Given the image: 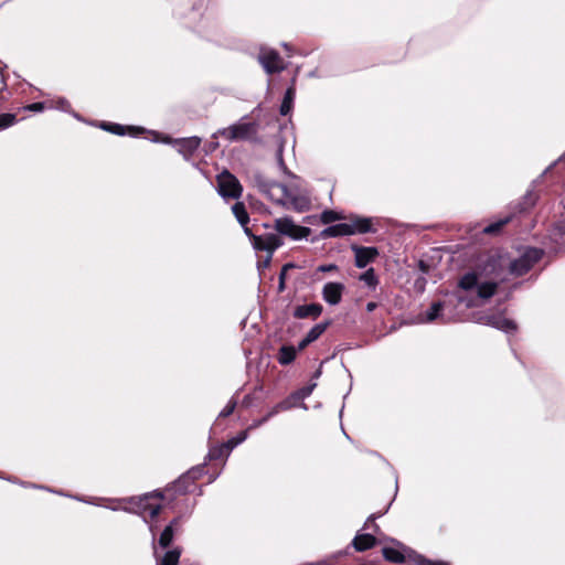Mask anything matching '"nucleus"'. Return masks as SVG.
I'll return each instance as SVG.
<instances>
[{
	"label": "nucleus",
	"instance_id": "473e14b6",
	"mask_svg": "<svg viewBox=\"0 0 565 565\" xmlns=\"http://www.w3.org/2000/svg\"><path fill=\"white\" fill-rule=\"evenodd\" d=\"M236 407V402L235 401H230L226 406L221 411L220 413V417H227L230 416L234 409Z\"/></svg>",
	"mask_w": 565,
	"mask_h": 565
},
{
	"label": "nucleus",
	"instance_id": "7c9ffc66",
	"mask_svg": "<svg viewBox=\"0 0 565 565\" xmlns=\"http://www.w3.org/2000/svg\"><path fill=\"white\" fill-rule=\"evenodd\" d=\"M103 128L116 135H125V127L117 124H104Z\"/></svg>",
	"mask_w": 565,
	"mask_h": 565
},
{
	"label": "nucleus",
	"instance_id": "423d86ee",
	"mask_svg": "<svg viewBox=\"0 0 565 565\" xmlns=\"http://www.w3.org/2000/svg\"><path fill=\"white\" fill-rule=\"evenodd\" d=\"M245 234L249 237L256 250H265L268 253V259H270L273 253L282 245V241L277 234L255 235L249 227H245Z\"/></svg>",
	"mask_w": 565,
	"mask_h": 565
},
{
	"label": "nucleus",
	"instance_id": "b1692460",
	"mask_svg": "<svg viewBox=\"0 0 565 565\" xmlns=\"http://www.w3.org/2000/svg\"><path fill=\"white\" fill-rule=\"evenodd\" d=\"M443 307V302H434L431 307L427 310L425 319L423 321L433 322L434 320H436L439 317Z\"/></svg>",
	"mask_w": 565,
	"mask_h": 565
},
{
	"label": "nucleus",
	"instance_id": "f3484780",
	"mask_svg": "<svg viewBox=\"0 0 565 565\" xmlns=\"http://www.w3.org/2000/svg\"><path fill=\"white\" fill-rule=\"evenodd\" d=\"M297 402H298L297 399L292 398V394H291L289 397H287L286 399L281 401L280 403L275 405L268 412V414L262 418L260 423H266L269 418H271L273 416L277 415L280 412L291 409L292 407L296 406Z\"/></svg>",
	"mask_w": 565,
	"mask_h": 565
},
{
	"label": "nucleus",
	"instance_id": "cd10ccee",
	"mask_svg": "<svg viewBox=\"0 0 565 565\" xmlns=\"http://www.w3.org/2000/svg\"><path fill=\"white\" fill-rule=\"evenodd\" d=\"M315 386L316 384H312L300 388L299 391L292 394V398L297 399L298 402L303 401L305 398L311 395Z\"/></svg>",
	"mask_w": 565,
	"mask_h": 565
},
{
	"label": "nucleus",
	"instance_id": "1a4fd4ad",
	"mask_svg": "<svg viewBox=\"0 0 565 565\" xmlns=\"http://www.w3.org/2000/svg\"><path fill=\"white\" fill-rule=\"evenodd\" d=\"M256 132L255 124L239 121L227 128L218 130L220 136H223L230 141L245 140L250 138Z\"/></svg>",
	"mask_w": 565,
	"mask_h": 565
},
{
	"label": "nucleus",
	"instance_id": "9b49d317",
	"mask_svg": "<svg viewBox=\"0 0 565 565\" xmlns=\"http://www.w3.org/2000/svg\"><path fill=\"white\" fill-rule=\"evenodd\" d=\"M345 286L342 282H327L322 288V298L330 306L341 302Z\"/></svg>",
	"mask_w": 565,
	"mask_h": 565
},
{
	"label": "nucleus",
	"instance_id": "f8f14e48",
	"mask_svg": "<svg viewBox=\"0 0 565 565\" xmlns=\"http://www.w3.org/2000/svg\"><path fill=\"white\" fill-rule=\"evenodd\" d=\"M483 323L491 326L498 330L504 331L507 333H512L516 331V324L514 321L503 317V316H484L481 318Z\"/></svg>",
	"mask_w": 565,
	"mask_h": 565
},
{
	"label": "nucleus",
	"instance_id": "e433bc0d",
	"mask_svg": "<svg viewBox=\"0 0 565 565\" xmlns=\"http://www.w3.org/2000/svg\"><path fill=\"white\" fill-rule=\"evenodd\" d=\"M189 477H190V472L188 473V476L180 478L179 481L177 482V487L180 488L181 483L184 482Z\"/></svg>",
	"mask_w": 565,
	"mask_h": 565
},
{
	"label": "nucleus",
	"instance_id": "393cba45",
	"mask_svg": "<svg viewBox=\"0 0 565 565\" xmlns=\"http://www.w3.org/2000/svg\"><path fill=\"white\" fill-rule=\"evenodd\" d=\"M247 436L248 430L241 431L238 435L227 440V443L224 444V447H227V451H232L236 446L245 441Z\"/></svg>",
	"mask_w": 565,
	"mask_h": 565
},
{
	"label": "nucleus",
	"instance_id": "39448f33",
	"mask_svg": "<svg viewBox=\"0 0 565 565\" xmlns=\"http://www.w3.org/2000/svg\"><path fill=\"white\" fill-rule=\"evenodd\" d=\"M217 191L224 199H238L242 195L243 188L237 178L228 171H223L217 175Z\"/></svg>",
	"mask_w": 565,
	"mask_h": 565
},
{
	"label": "nucleus",
	"instance_id": "4c0bfd02",
	"mask_svg": "<svg viewBox=\"0 0 565 565\" xmlns=\"http://www.w3.org/2000/svg\"><path fill=\"white\" fill-rule=\"evenodd\" d=\"M260 422H262V419H259V420L255 422L254 424H252V425L248 427V429H247V430L253 429V428H256V427H258V426L263 425L264 423H260Z\"/></svg>",
	"mask_w": 565,
	"mask_h": 565
},
{
	"label": "nucleus",
	"instance_id": "58836bf2",
	"mask_svg": "<svg viewBox=\"0 0 565 565\" xmlns=\"http://www.w3.org/2000/svg\"><path fill=\"white\" fill-rule=\"evenodd\" d=\"M260 422H262V419H259V420L255 422L254 424H252V425L248 427V429H247V430L253 429V428H256V427H258V426L263 425L264 423H260Z\"/></svg>",
	"mask_w": 565,
	"mask_h": 565
},
{
	"label": "nucleus",
	"instance_id": "c85d7f7f",
	"mask_svg": "<svg viewBox=\"0 0 565 565\" xmlns=\"http://www.w3.org/2000/svg\"><path fill=\"white\" fill-rule=\"evenodd\" d=\"M231 451H227V447H224V444L217 447L210 449L209 457L210 459H218L222 456H228Z\"/></svg>",
	"mask_w": 565,
	"mask_h": 565
},
{
	"label": "nucleus",
	"instance_id": "4be33fe9",
	"mask_svg": "<svg viewBox=\"0 0 565 565\" xmlns=\"http://www.w3.org/2000/svg\"><path fill=\"white\" fill-rule=\"evenodd\" d=\"M359 279L371 289H375V287L379 284L377 277L373 268H369L366 271H364Z\"/></svg>",
	"mask_w": 565,
	"mask_h": 565
},
{
	"label": "nucleus",
	"instance_id": "20e7f679",
	"mask_svg": "<svg viewBox=\"0 0 565 565\" xmlns=\"http://www.w3.org/2000/svg\"><path fill=\"white\" fill-rule=\"evenodd\" d=\"M161 500V493L146 494L138 500L137 512L149 523V529L153 537L156 535V525L152 523V519L159 514L162 508Z\"/></svg>",
	"mask_w": 565,
	"mask_h": 565
},
{
	"label": "nucleus",
	"instance_id": "5701e85b",
	"mask_svg": "<svg viewBox=\"0 0 565 565\" xmlns=\"http://www.w3.org/2000/svg\"><path fill=\"white\" fill-rule=\"evenodd\" d=\"M294 96H295L294 89L292 88H288L286 94H285L284 100L281 103V106H280V114L282 116L288 115L289 111L291 110Z\"/></svg>",
	"mask_w": 565,
	"mask_h": 565
},
{
	"label": "nucleus",
	"instance_id": "9d476101",
	"mask_svg": "<svg viewBox=\"0 0 565 565\" xmlns=\"http://www.w3.org/2000/svg\"><path fill=\"white\" fill-rule=\"evenodd\" d=\"M258 60L265 71L269 74L284 70V62L280 55L274 50H262Z\"/></svg>",
	"mask_w": 565,
	"mask_h": 565
},
{
	"label": "nucleus",
	"instance_id": "7ed1b4c3",
	"mask_svg": "<svg viewBox=\"0 0 565 565\" xmlns=\"http://www.w3.org/2000/svg\"><path fill=\"white\" fill-rule=\"evenodd\" d=\"M372 230V223L366 217H355L351 223L330 225L321 232L322 237L350 236L356 233H367Z\"/></svg>",
	"mask_w": 565,
	"mask_h": 565
},
{
	"label": "nucleus",
	"instance_id": "72a5a7b5",
	"mask_svg": "<svg viewBox=\"0 0 565 565\" xmlns=\"http://www.w3.org/2000/svg\"><path fill=\"white\" fill-rule=\"evenodd\" d=\"M508 222V220H504V221H501V222H498V223H493V224H490L488 225L487 227H484L483 232L487 233V234H492V233H495L497 231H499L501 228L502 225H504L505 223Z\"/></svg>",
	"mask_w": 565,
	"mask_h": 565
},
{
	"label": "nucleus",
	"instance_id": "f704fd0d",
	"mask_svg": "<svg viewBox=\"0 0 565 565\" xmlns=\"http://www.w3.org/2000/svg\"><path fill=\"white\" fill-rule=\"evenodd\" d=\"M26 108L32 111H41L43 110L44 106L42 103H34L29 105Z\"/></svg>",
	"mask_w": 565,
	"mask_h": 565
},
{
	"label": "nucleus",
	"instance_id": "bb28decb",
	"mask_svg": "<svg viewBox=\"0 0 565 565\" xmlns=\"http://www.w3.org/2000/svg\"><path fill=\"white\" fill-rule=\"evenodd\" d=\"M180 552L178 550L168 551L161 559V565H178Z\"/></svg>",
	"mask_w": 565,
	"mask_h": 565
},
{
	"label": "nucleus",
	"instance_id": "2eb2a0df",
	"mask_svg": "<svg viewBox=\"0 0 565 565\" xmlns=\"http://www.w3.org/2000/svg\"><path fill=\"white\" fill-rule=\"evenodd\" d=\"M173 143L181 154L189 158L199 148L201 139L199 137H189L175 140Z\"/></svg>",
	"mask_w": 565,
	"mask_h": 565
},
{
	"label": "nucleus",
	"instance_id": "6e6552de",
	"mask_svg": "<svg viewBox=\"0 0 565 565\" xmlns=\"http://www.w3.org/2000/svg\"><path fill=\"white\" fill-rule=\"evenodd\" d=\"M383 556L386 561L392 563H404L406 562V558L409 557L417 565H440L434 564L431 561L425 558L424 556L411 551H406L405 548L401 551L395 547H384Z\"/></svg>",
	"mask_w": 565,
	"mask_h": 565
},
{
	"label": "nucleus",
	"instance_id": "0eeeda50",
	"mask_svg": "<svg viewBox=\"0 0 565 565\" xmlns=\"http://www.w3.org/2000/svg\"><path fill=\"white\" fill-rule=\"evenodd\" d=\"M274 228L278 234L288 236L295 241L307 238L310 234V228L296 224L294 220L288 216L276 218Z\"/></svg>",
	"mask_w": 565,
	"mask_h": 565
},
{
	"label": "nucleus",
	"instance_id": "c756f323",
	"mask_svg": "<svg viewBox=\"0 0 565 565\" xmlns=\"http://www.w3.org/2000/svg\"><path fill=\"white\" fill-rule=\"evenodd\" d=\"M17 121V117L13 114H1L0 115V129L8 128Z\"/></svg>",
	"mask_w": 565,
	"mask_h": 565
},
{
	"label": "nucleus",
	"instance_id": "ea45409f",
	"mask_svg": "<svg viewBox=\"0 0 565 565\" xmlns=\"http://www.w3.org/2000/svg\"><path fill=\"white\" fill-rule=\"evenodd\" d=\"M375 518H376V516H375L374 514H372V515L367 519V521H366V523H365V526H367V523H369V522H373V521L375 520Z\"/></svg>",
	"mask_w": 565,
	"mask_h": 565
},
{
	"label": "nucleus",
	"instance_id": "aec40b11",
	"mask_svg": "<svg viewBox=\"0 0 565 565\" xmlns=\"http://www.w3.org/2000/svg\"><path fill=\"white\" fill-rule=\"evenodd\" d=\"M232 211L236 217V220L238 221V223L245 228V227H248L247 224L249 222V216H248V213L246 211V207L244 205V203L242 202H236L233 207H232Z\"/></svg>",
	"mask_w": 565,
	"mask_h": 565
},
{
	"label": "nucleus",
	"instance_id": "412c9836",
	"mask_svg": "<svg viewBox=\"0 0 565 565\" xmlns=\"http://www.w3.org/2000/svg\"><path fill=\"white\" fill-rule=\"evenodd\" d=\"M179 523V519H174L170 525L166 526L159 537V544L161 547H167L173 540V526Z\"/></svg>",
	"mask_w": 565,
	"mask_h": 565
},
{
	"label": "nucleus",
	"instance_id": "6ab92c4d",
	"mask_svg": "<svg viewBox=\"0 0 565 565\" xmlns=\"http://www.w3.org/2000/svg\"><path fill=\"white\" fill-rule=\"evenodd\" d=\"M297 349L291 345H284L278 352V362L281 365H287L296 359Z\"/></svg>",
	"mask_w": 565,
	"mask_h": 565
},
{
	"label": "nucleus",
	"instance_id": "f03ea898",
	"mask_svg": "<svg viewBox=\"0 0 565 565\" xmlns=\"http://www.w3.org/2000/svg\"><path fill=\"white\" fill-rule=\"evenodd\" d=\"M256 183L259 191L278 205L297 212H306L311 206L309 192L301 186L299 179L295 175L289 185L262 178H257Z\"/></svg>",
	"mask_w": 565,
	"mask_h": 565
},
{
	"label": "nucleus",
	"instance_id": "a211bd4d",
	"mask_svg": "<svg viewBox=\"0 0 565 565\" xmlns=\"http://www.w3.org/2000/svg\"><path fill=\"white\" fill-rule=\"evenodd\" d=\"M375 544L376 539L372 534H356L353 540V546L359 552L372 548Z\"/></svg>",
	"mask_w": 565,
	"mask_h": 565
},
{
	"label": "nucleus",
	"instance_id": "2f4dec72",
	"mask_svg": "<svg viewBox=\"0 0 565 565\" xmlns=\"http://www.w3.org/2000/svg\"><path fill=\"white\" fill-rule=\"evenodd\" d=\"M338 270H339V267L335 264H326V265L318 266L316 268L315 275H317L318 273H333V271H338Z\"/></svg>",
	"mask_w": 565,
	"mask_h": 565
},
{
	"label": "nucleus",
	"instance_id": "79ce46f5",
	"mask_svg": "<svg viewBox=\"0 0 565 565\" xmlns=\"http://www.w3.org/2000/svg\"><path fill=\"white\" fill-rule=\"evenodd\" d=\"M263 226H264L265 228H269V225H268V224H266V223H265V224H263Z\"/></svg>",
	"mask_w": 565,
	"mask_h": 565
},
{
	"label": "nucleus",
	"instance_id": "c9c22d12",
	"mask_svg": "<svg viewBox=\"0 0 565 565\" xmlns=\"http://www.w3.org/2000/svg\"><path fill=\"white\" fill-rule=\"evenodd\" d=\"M375 308H376V303H374V302H369V303L366 305V310H367L369 312L373 311Z\"/></svg>",
	"mask_w": 565,
	"mask_h": 565
},
{
	"label": "nucleus",
	"instance_id": "4468645a",
	"mask_svg": "<svg viewBox=\"0 0 565 565\" xmlns=\"http://www.w3.org/2000/svg\"><path fill=\"white\" fill-rule=\"evenodd\" d=\"M323 311V307L320 303H308V305H301L295 308L294 310V317L297 319H317L321 316Z\"/></svg>",
	"mask_w": 565,
	"mask_h": 565
},
{
	"label": "nucleus",
	"instance_id": "dca6fc26",
	"mask_svg": "<svg viewBox=\"0 0 565 565\" xmlns=\"http://www.w3.org/2000/svg\"><path fill=\"white\" fill-rule=\"evenodd\" d=\"M329 322H321L313 326L306 337L299 342L298 350H303L307 345L316 341L328 328Z\"/></svg>",
	"mask_w": 565,
	"mask_h": 565
},
{
	"label": "nucleus",
	"instance_id": "ddd939ff",
	"mask_svg": "<svg viewBox=\"0 0 565 565\" xmlns=\"http://www.w3.org/2000/svg\"><path fill=\"white\" fill-rule=\"evenodd\" d=\"M355 255V266L358 268H364L375 259L377 256V249L375 247H352Z\"/></svg>",
	"mask_w": 565,
	"mask_h": 565
},
{
	"label": "nucleus",
	"instance_id": "a19ab883",
	"mask_svg": "<svg viewBox=\"0 0 565 565\" xmlns=\"http://www.w3.org/2000/svg\"><path fill=\"white\" fill-rule=\"evenodd\" d=\"M284 273L280 274V288L284 287Z\"/></svg>",
	"mask_w": 565,
	"mask_h": 565
},
{
	"label": "nucleus",
	"instance_id": "a878e982",
	"mask_svg": "<svg viewBox=\"0 0 565 565\" xmlns=\"http://www.w3.org/2000/svg\"><path fill=\"white\" fill-rule=\"evenodd\" d=\"M321 222L323 224H330L334 221H340V220H343L344 216L341 214V213H338L335 211H332V210H326L321 213Z\"/></svg>",
	"mask_w": 565,
	"mask_h": 565
},
{
	"label": "nucleus",
	"instance_id": "f257e3e1",
	"mask_svg": "<svg viewBox=\"0 0 565 565\" xmlns=\"http://www.w3.org/2000/svg\"><path fill=\"white\" fill-rule=\"evenodd\" d=\"M543 255L539 248H527L516 259L507 255L493 254L466 273L458 281V300L467 307H476L491 298L508 274L522 276L526 274Z\"/></svg>",
	"mask_w": 565,
	"mask_h": 565
}]
</instances>
